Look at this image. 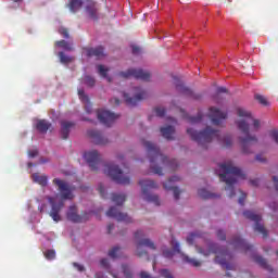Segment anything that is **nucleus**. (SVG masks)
<instances>
[{"mask_svg": "<svg viewBox=\"0 0 278 278\" xmlns=\"http://www.w3.org/2000/svg\"><path fill=\"white\" fill-rule=\"evenodd\" d=\"M237 116H239V121H237V127L244 134L245 137H240L239 142L241 146V151L244 155H249L253 153L251 151V147L253 144H257V137L255 135H251V125L252 131H260V127H262V123L260 119L253 118L251 112L247 111V109L238 108L237 109Z\"/></svg>", "mask_w": 278, "mask_h": 278, "instance_id": "f257e3e1", "label": "nucleus"}, {"mask_svg": "<svg viewBox=\"0 0 278 278\" xmlns=\"http://www.w3.org/2000/svg\"><path fill=\"white\" fill-rule=\"evenodd\" d=\"M141 144L148 151L150 168L152 173H154V175H159L160 177H162V175H164V173H162L163 168L167 169L169 173L179 168V163H177V160H168L167 156H164V154H162L160 148H157L155 143L142 139Z\"/></svg>", "mask_w": 278, "mask_h": 278, "instance_id": "f03ea898", "label": "nucleus"}, {"mask_svg": "<svg viewBox=\"0 0 278 278\" xmlns=\"http://www.w3.org/2000/svg\"><path fill=\"white\" fill-rule=\"evenodd\" d=\"M187 134L190 136L191 140L197 142L200 147H202V149H207V144H210V142H214V140H216V142H220L225 149H229V147L233 144V139H231V136L226 135L222 137L220 131L210 126H206V129L202 131L188 128Z\"/></svg>", "mask_w": 278, "mask_h": 278, "instance_id": "7ed1b4c3", "label": "nucleus"}, {"mask_svg": "<svg viewBox=\"0 0 278 278\" xmlns=\"http://www.w3.org/2000/svg\"><path fill=\"white\" fill-rule=\"evenodd\" d=\"M53 185L56 186L62 200L56 203L55 198L48 197V201L51 205L50 216L54 220V223H60V220H62L60 212H62V207H64V201H73V199L75 198V195H73L74 188L73 186L68 185V182L60 178H54Z\"/></svg>", "mask_w": 278, "mask_h": 278, "instance_id": "20e7f679", "label": "nucleus"}, {"mask_svg": "<svg viewBox=\"0 0 278 278\" xmlns=\"http://www.w3.org/2000/svg\"><path fill=\"white\" fill-rule=\"evenodd\" d=\"M222 173L218 174L220 181L226 184L225 190H229V198L236 197V190L233 186L238 184V179H247V175L242 173V169L233 166V163L227 162L219 165Z\"/></svg>", "mask_w": 278, "mask_h": 278, "instance_id": "39448f33", "label": "nucleus"}, {"mask_svg": "<svg viewBox=\"0 0 278 278\" xmlns=\"http://www.w3.org/2000/svg\"><path fill=\"white\" fill-rule=\"evenodd\" d=\"M195 249L198 253L204 255L205 257L214 253L216 255L215 263L219 264V266H222V268H225L226 270H233V268H236L233 264L227 262L230 257L229 251L218 248V245H216L215 243H208L207 250L199 248V245H195Z\"/></svg>", "mask_w": 278, "mask_h": 278, "instance_id": "423d86ee", "label": "nucleus"}, {"mask_svg": "<svg viewBox=\"0 0 278 278\" xmlns=\"http://www.w3.org/2000/svg\"><path fill=\"white\" fill-rule=\"evenodd\" d=\"M104 175L111 177L115 184H121L122 186H129L131 184V178L129 175V167L124 165V168L121 169L118 165L114 163H108L104 165Z\"/></svg>", "mask_w": 278, "mask_h": 278, "instance_id": "0eeeda50", "label": "nucleus"}, {"mask_svg": "<svg viewBox=\"0 0 278 278\" xmlns=\"http://www.w3.org/2000/svg\"><path fill=\"white\" fill-rule=\"evenodd\" d=\"M135 240H137L136 247L138 257H144V255L146 257H149V252H147V250H142V247H147L148 249H151V251H155V249H157V247H155V242L149 238H144V231L142 230H137L135 232Z\"/></svg>", "mask_w": 278, "mask_h": 278, "instance_id": "6e6552de", "label": "nucleus"}, {"mask_svg": "<svg viewBox=\"0 0 278 278\" xmlns=\"http://www.w3.org/2000/svg\"><path fill=\"white\" fill-rule=\"evenodd\" d=\"M139 186H141L144 201H148V203H154V205H160V197L149 192V190L157 189V184L155 181L142 179L139 181Z\"/></svg>", "mask_w": 278, "mask_h": 278, "instance_id": "1a4fd4ad", "label": "nucleus"}, {"mask_svg": "<svg viewBox=\"0 0 278 278\" xmlns=\"http://www.w3.org/2000/svg\"><path fill=\"white\" fill-rule=\"evenodd\" d=\"M243 216L248 218V220H252L255 223L254 225V231L257 233H262L263 238H268V230H266V227L262 225V215H257L252 211H244Z\"/></svg>", "mask_w": 278, "mask_h": 278, "instance_id": "9d476101", "label": "nucleus"}, {"mask_svg": "<svg viewBox=\"0 0 278 278\" xmlns=\"http://www.w3.org/2000/svg\"><path fill=\"white\" fill-rule=\"evenodd\" d=\"M173 79H174V86L177 92H179V94H182L184 97H188L189 99H193V101H199L200 99H202L203 96L201 93H194L192 89L184 85L181 79H179L176 76H174Z\"/></svg>", "mask_w": 278, "mask_h": 278, "instance_id": "9b49d317", "label": "nucleus"}, {"mask_svg": "<svg viewBox=\"0 0 278 278\" xmlns=\"http://www.w3.org/2000/svg\"><path fill=\"white\" fill-rule=\"evenodd\" d=\"M118 77H123L124 79L135 77V79H141V81H149L151 79V73L140 68H129L126 72H119Z\"/></svg>", "mask_w": 278, "mask_h": 278, "instance_id": "f8f14e48", "label": "nucleus"}, {"mask_svg": "<svg viewBox=\"0 0 278 278\" xmlns=\"http://www.w3.org/2000/svg\"><path fill=\"white\" fill-rule=\"evenodd\" d=\"M135 94L132 98L129 97V94L124 93V99L126 101V104L129 105V108H136L140 101H143V99H147V91L142 90L140 87H135Z\"/></svg>", "mask_w": 278, "mask_h": 278, "instance_id": "ddd939ff", "label": "nucleus"}, {"mask_svg": "<svg viewBox=\"0 0 278 278\" xmlns=\"http://www.w3.org/2000/svg\"><path fill=\"white\" fill-rule=\"evenodd\" d=\"M97 117L100 121V123H102V125H104L105 127H112V125H114V121L118 118V115L110 111L98 110Z\"/></svg>", "mask_w": 278, "mask_h": 278, "instance_id": "4468645a", "label": "nucleus"}, {"mask_svg": "<svg viewBox=\"0 0 278 278\" xmlns=\"http://www.w3.org/2000/svg\"><path fill=\"white\" fill-rule=\"evenodd\" d=\"M67 220L71 223H86L90 218V213H85L83 215L77 214V206L71 205L67 213Z\"/></svg>", "mask_w": 278, "mask_h": 278, "instance_id": "2eb2a0df", "label": "nucleus"}, {"mask_svg": "<svg viewBox=\"0 0 278 278\" xmlns=\"http://www.w3.org/2000/svg\"><path fill=\"white\" fill-rule=\"evenodd\" d=\"M208 118L213 125H220L223 121H227V112H223L218 108L211 106L208 109Z\"/></svg>", "mask_w": 278, "mask_h": 278, "instance_id": "dca6fc26", "label": "nucleus"}, {"mask_svg": "<svg viewBox=\"0 0 278 278\" xmlns=\"http://www.w3.org/2000/svg\"><path fill=\"white\" fill-rule=\"evenodd\" d=\"M106 216H109V218H116L118 223H131V217L121 212L116 206L110 207L106 212Z\"/></svg>", "mask_w": 278, "mask_h": 278, "instance_id": "f3484780", "label": "nucleus"}, {"mask_svg": "<svg viewBox=\"0 0 278 278\" xmlns=\"http://www.w3.org/2000/svg\"><path fill=\"white\" fill-rule=\"evenodd\" d=\"M84 157L86 162L89 164L91 170H98L99 168V162H101V155L98 151H89L85 152Z\"/></svg>", "mask_w": 278, "mask_h": 278, "instance_id": "a211bd4d", "label": "nucleus"}, {"mask_svg": "<svg viewBox=\"0 0 278 278\" xmlns=\"http://www.w3.org/2000/svg\"><path fill=\"white\" fill-rule=\"evenodd\" d=\"M176 181H181V178L179 176H174L169 178L168 181L164 182L163 187L165 190H172L174 192V199L176 201H179V195L181 194V190H179L178 187H175L174 184H176Z\"/></svg>", "mask_w": 278, "mask_h": 278, "instance_id": "6ab92c4d", "label": "nucleus"}, {"mask_svg": "<svg viewBox=\"0 0 278 278\" xmlns=\"http://www.w3.org/2000/svg\"><path fill=\"white\" fill-rule=\"evenodd\" d=\"M86 15L91 21H99V4L94 1H89L85 8Z\"/></svg>", "mask_w": 278, "mask_h": 278, "instance_id": "aec40b11", "label": "nucleus"}, {"mask_svg": "<svg viewBox=\"0 0 278 278\" xmlns=\"http://www.w3.org/2000/svg\"><path fill=\"white\" fill-rule=\"evenodd\" d=\"M87 135H88V138L91 139L93 144H108V142H110V140L103 137V135L99 130L90 129L87 131Z\"/></svg>", "mask_w": 278, "mask_h": 278, "instance_id": "412c9836", "label": "nucleus"}, {"mask_svg": "<svg viewBox=\"0 0 278 278\" xmlns=\"http://www.w3.org/2000/svg\"><path fill=\"white\" fill-rule=\"evenodd\" d=\"M230 244L235 248L241 251L242 253H247V251H251L253 249V245L247 243L242 238L240 237H235Z\"/></svg>", "mask_w": 278, "mask_h": 278, "instance_id": "4be33fe9", "label": "nucleus"}, {"mask_svg": "<svg viewBox=\"0 0 278 278\" xmlns=\"http://www.w3.org/2000/svg\"><path fill=\"white\" fill-rule=\"evenodd\" d=\"M87 56L97 58V60H101V58H105V49L102 46H98L96 48H88Z\"/></svg>", "mask_w": 278, "mask_h": 278, "instance_id": "5701e85b", "label": "nucleus"}, {"mask_svg": "<svg viewBox=\"0 0 278 278\" xmlns=\"http://www.w3.org/2000/svg\"><path fill=\"white\" fill-rule=\"evenodd\" d=\"M73 127H75V122H66V121L61 122V138L63 140L68 139L71 129H73Z\"/></svg>", "mask_w": 278, "mask_h": 278, "instance_id": "b1692460", "label": "nucleus"}, {"mask_svg": "<svg viewBox=\"0 0 278 278\" xmlns=\"http://www.w3.org/2000/svg\"><path fill=\"white\" fill-rule=\"evenodd\" d=\"M78 97L80 101L85 103V110L87 114H90L92 112V104L90 103V98H88L84 89L78 90Z\"/></svg>", "mask_w": 278, "mask_h": 278, "instance_id": "393cba45", "label": "nucleus"}, {"mask_svg": "<svg viewBox=\"0 0 278 278\" xmlns=\"http://www.w3.org/2000/svg\"><path fill=\"white\" fill-rule=\"evenodd\" d=\"M163 138H165V140H175V127L173 126H165V127H161L160 129Z\"/></svg>", "mask_w": 278, "mask_h": 278, "instance_id": "a878e982", "label": "nucleus"}, {"mask_svg": "<svg viewBox=\"0 0 278 278\" xmlns=\"http://www.w3.org/2000/svg\"><path fill=\"white\" fill-rule=\"evenodd\" d=\"M172 245H173L174 250L166 249V250L163 251V255L165 257H167L168 260H170V257H173V255H175V252L176 253H181V250L179 249V242L173 241Z\"/></svg>", "mask_w": 278, "mask_h": 278, "instance_id": "bb28decb", "label": "nucleus"}, {"mask_svg": "<svg viewBox=\"0 0 278 278\" xmlns=\"http://www.w3.org/2000/svg\"><path fill=\"white\" fill-rule=\"evenodd\" d=\"M36 127L40 134H47L51 129V123L47 122V119H40L37 122Z\"/></svg>", "mask_w": 278, "mask_h": 278, "instance_id": "cd10ccee", "label": "nucleus"}, {"mask_svg": "<svg viewBox=\"0 0 278 278\" xmlns=\"http://www.w3.org/2000/svg\"><path fill=\"white\" fill-rule=\"evenodd\" d=\"M83 5H84V0H71L68 8L71 12L75 13V12H78V10H81Z\"/></svg>", "mask_w": 278, "mask_h": 278, "instance_id": "c85d7f7f", "label": "nucleus"}, {"mask_svg": "<svg viewBox=\"0 0 278 278\" xmlns=\"http://www.w3.org/2000/svg\"><path fill=\"white\" fill-rule=\"evenodd\" d=\"M112 201L113 203H116L117 206H121L123 203H125V201H127V195L123 193H113Z\"/></svg>", "mask_w": 278, "mask_h": 278, "instance_id": "c756f323", "label": "nucleus"}, {"mask_svg": "<svg viewBox=\"0 0 278 278\" xmlns=\"http://www.w3.org/2000/svg\"><path fill=\"white\" fill-rule=\"evenodd\" d=\"M33 180L35 181V184H39V186H42L45 188V186H47V181L48 178L46 175H40V174H33Z\"/></svg>", "mask_w": 278, "mask_h": 278, "instance_id": "7c9ffc66", "label": "nucleus"}, {"mask_svg": "<svg viewBox=\"0 0 278 278\" xmlns=\"http://www.w3.org/2000/svg\"><path fill=\"white\" fill-rule=\"evenodd\" d=\"M182 260L184 262H186L187 264H190V266H193L194 268H199V266H201V261L197 260V258H191L190 256L182 254Z\"/></svg>", "mask_w": 278, "mask_h": 278, "instance_id": "2f4dec72", "label": "nucleus"}, {"mask_svg": "<svg viewBox=\"0 0 278 278\" xmlns=\"http://www.w3.org/2000/svg\"><path fill=\"white\" fill-rule=\"evenodd\" d=\"M254 262H255L256 264H260L261 267H262V268H265L266 270H273V269L269 267L268 263L265 261V258L262 257L261 255H255V256H254Z\"/></svg>", "mask_w": 278, "mask_h": 278, "instance_id": "473e14b6", "label": "nucleus"}, {"mask_svg": "<svg viewBox=\"0 0 278 278\" xmlns=\"http://www.w3.org/2000/svg\"><path fill=\"white\" fill-rule=\"evenodd\" d=\"M198 194L201 199H216V197H218L205 189H199Z\"/></svg>", "mask_w": 278, "mask_h": 278, "instance_id": "72a5a7b5", "label": "nucleus"}, {"mask_svg": "<svg viewBox=\"0 0 278 278\" xmlns=\"http://www.w3.org/2000/svg\"><path fill=\"white\" fill-rule=\"evenodd\" d=\"M56 47L64 49L65 51H73V46L68 43L66 40H60L55 42Z\"/></svg>", "mask_w": 278, "mask_h": 278, "instance_id": "f704fd0d", "label": "nucleus"}, {"mask_svg": "<svg viewBox=\"0 0 278 278\" xmlns=\"http://www.w3.org/2000/svg\"><path fill=\"white\" fill-rule=\"evenodd\" d=\"M60 62L62 64H71L75 58L66 55L64 52H59Z\"/></svg>", "mask_w": 278, "mask_h": 278, "instance_id": "c9c22d12", "label": "nucleus"}, {"mask_svg": "<svg viewBox=\"0 0 278 278\" xmlns=\"http://www.w3.org/2000/svg\"><path fill=\"white\" fill-rule=\"evenodd\" d=\"M108 68H105V66L103 65H98V73L100 76H102L104 79H108V81H112L111 77H108Z\"/></svg>", "mask_w": 278, "mask_h": 278, "instance_id": "e433bc0d", "label": "nucleus"}, {"mask_svg": "<svg viewBox=\"0 0 278 278\" xmlns=\"http://www.w3.org/2000/svg\"><path fill=\"white\" fill-rule=\"evenodd\" d=\"M83 81L89 88L94 87V84H97V80H94V77L88 76V75L83 78Z\"/></svg>", "mask_w": 278, "mask_h": 278, "instance_id": "4c0bfd02", "label": "nucleus"}, {"mask_svg": "<svg viewBox=\"0 0 278 278\" xmlns=\"http://www.w3.org/2000/svg\"><path fill=\"white\" fill-rule=\"evenodd\" d=\"M118 253H121V247H114L111 251H109V257L116 260V257H118Z\"/></svg>", "mask_w": 278, "mask_h": 278, "instance_id": "58836bf2", "label": "nucleus"}, {"mask_svg": "<svg viewBox=\"0 0 278 278\" xmlns=\"http://www.w3.org/2000/svg\"><path fill=\"white\" fill-rule=\"evenodd\" d=\"M254 99H256V100L261 103V105H264V106L269 105V102H268V100L266 99V97H264V96H262V94H255V96H254Z\"/></svg>", "mask_w": 278, "mask_h": 278, "instance_id": "ea45409f", "label": "nucleus"}, {"mask_svg": "<svg viewBox=\"0 0 278 278\" xmlns=\"http://www.w3.org/2000/svg\"><path fill=\"white\" fill-rule=\"evenodd\" d=\"M197 238H199V233L197 232H191L188 237H187V242L190 247H192V244H194V240H197Z\"/></svg>", "mask_w": 278, "mask_h": 278, "instance_id": "a19ab883", "label": "nucleus"}, {"mask_svg": "<svg viewBox=\"0 0 278 278\" xmlns=\"http://www.w3.org/2000/svg\"><path fill=\"white\" fill-rule=\"evenodd\" d=\"M201 121H203V114L202 113H198L197 117H189V123H191V125H194L197 123H201Z\"/></svg>", "mask_w": 278, "mask_h": 278, "instance_id": "79ce46f5", "label": "nucleus"}, {"mask_svg": "<svg viewBox=\"0 0 278 278\" xmlns=\"http://www.w3.org/2000/svg\"><path fill=\"white\" fill-rule=\"evenodd\" d=\"M154 113L156 114V116H159L160 118L164 117V115L166 114V109L162 108V106H156L154 109Z\"/></svg>", "mask_w": 278, "mask_h": 278, "instance_id": "37998d69", "label": "nucleus"}, {"mask_svg": "<svg viewBox=\"0 0 278 278\" xmlns=\"http://www.w3.org/2000/svg\"><path fill=\"white\" fill-rule=\"evenodd\" d=\"M269 137L271 138L275 144H278V129H273L269 131Z\"/></svg>", "mask_w": 278, "mask_h": 278, "instance_id": "c03bdc74", "label": "nucleus"}, {"mask_svg": "<svg viewBox=\"0 0 278 278\" xmlns=\"http://www.w3.org/2000/svg\"><path fill=\"white\" fill-rule=\"evenodd\" d=\"M46 260H53L55 257V250H47L43 253Z\"/></svg>", "mask_w": 278, "mask_h": 278, "instance_id": "a18cd8bd", "label": "nucleus"}, {"mask_svg": "<svg viewBox=\"0 0 278 278\" xmlns=\"http://www.w3.org/2000/svg\"><path fill=\"white\" fill-rule=\"evenodd\" d=\"M122 270H123L124 276H125L126 278H132V277H131V270H129V266H127V265H122Z\"/></svg>", "mask_w": 278, "mask_h": 278, "instance_id": "49530a36", "label": "nucleus"}, {"mask_svg": "<svg viewBox=\"0 0 278 278\" xmlns=\"http://www.w3.org/2000/svg\"><path fill=\"white\" fill-rule=\"evenodd\" d=\"M255 160H256V162H260L261 164H266L268 162L266 156H264L262 153L256 154Z\"/></svg>", "mask_w": 278, "mask_h": 278, "instance_id": "de8ad7c7", "label": "nucleus"}, {"mask_svg": "<svg viewBox=\"0 0 278 278\" xmlns=\"http://www.w3.org/2000/svg\"><path fill=\"white\" fill-rule=\"evenodd\" d=\"M160 273H161V277H164V278H174V277H173V274H172L170 270H168V269H162Z\"/></svg>", "mask_w": 278, "mask_h": 278, "instance_id": "09e8293b", "label": "nucleus"}, {"mask_svg": "<svg viewBox=\"0 0 278 278\" xmlns=\"http://www.w3.org/2000/svg\"><path fill=\"white\" fill-rule=\"evenodd\" d=\"M217 238L223 241L227 240V235L225 233V230H217Z\"/></svg>", "mask_w": 278, "mask_h": 278, "instance_id": "8fccbe9b", "label": "nucleus"}, {"mask_svg": "<svg viewBox=\"0 0 278 278\" xmlns=\"http://www.w3.org/2000/svg\"><path fill=\"white\" fill-rule=\"evenodd\" d=\"M100 266H102V268H105L108 270V268H110V263L108 262V258H102L100 261Z\"/></svg>", "mask_w": 278, "mask_h": 278, "instance_id": "3c124183", "label": "nucleus"}, {"mask_svg": "<svg viewBox=\"0 0 278 278\" xmlns=\"http://www.w3.org/2000/svg\"><path fill=\"white\" fill-rule=\"evenodd\" d=\"M59 33L61 34V36H63V38H70L68 36V29L66 28H60Z\"/></svg>", "mask_w": 278, "mask_h": 278, "instance_id": "603ef678", "label": "nucleus"}, {"mask_svg": "<svg viewBox=\"0 0 278 278\" xmlns=\"http://www.w3.org/2000/svg\"><path fill=\"white\" fill-rule=\"evenodd\" d=\"M244 201H247V193L241 192V197L238 200L239 205H244Z\"/></svg>", "mask_w": 278, "mask_h": 278, "instance_id": "864d4df0", "label": "nucleus"}, {"mask_svg": "<svg viewBox=\"0 0 278 278\" xmlns=\"http://www.w3.org/2000/svg\"><path fill=\"white\" fill-rule=\"evenodd\" d=\"M98 192H100L102 199H105V188L103 187V185H99Z\"/></svg>", "mask_w": 278, "mask_h": 278, "instance_id": "5fc2aeb1", "label": "nucleus"}, {"mask_svg": "<svg viewBox=\"0 0 278 278\" xmlns=\"http://www.w3.org/2000/svg\"><path fill=\"white\" fill-rule=\"evenodd\" d=\"M73 266H74L75 268H77V270H78L79 273H84V270H86V268L84 267V265H80L79 263H73Z\"/></svg>", "mask_w": 278, "mask_h": 278, "instance_id": "6e6d98bb", "label": "nucleus"}, {"mask_svg": "<svg viewBox=\"0 0 278 278\" xmlns=\"http://www.w3.org/2000/svg\"><path fill=\"white\" fill-rule=\"evenodd\" d=\"M227 92H229V90L226 87H218L217 88V94H227Z\"/></svg>", "mask_w": 278, "mask_h": 278, "instance_id": "4d7b16f0", "label": "nucleus"}, {"mask_svg": "<svg viewBox=\"0 0 278 278\" xmlns=\"http://www.w3.org/2000/svg\"><path fill=\"white\" fill-rule=\"evenodd\" d=\"M132 54L138 55L140 53V47L138 46H131Z\"/></svg>", "mask_w": 278, "mask_h": 278, "instance_id": "13d9d810", "label": "nucleus"}, {"mask_svg": "<svg viewBox=\"0 0 278 278\" xmlns=\"http://www.w3.org/2000/svg\"><path fill=\"white\" fill-rule=\"evenodd\" d=\"M250 184H251V186H254V188H257V186H260V179H252V180H250Z\"/></svg>", "mask_w": 278, "mask_h": 278, "instance_id": "bf43d9fd", "label": "nucleus"}, {"mask_svg": "<svg viewBox=\"0 0 278 278\" xmlns=\"http://www.w3.org/2000/svg\"><path fill=\"white\" fill-rule=\"evenodd\" d=\"M28 155L29 157H36V155H38V150H29Z\"/></svg>", "mask_w": 278, "mask_h": 278, "instance_id": "052dcab7", "label": "nucleus"}, {"mask_svg": "<svg viewBox=\"0 0 278 278\" xmlns=\"http://www.w3.org/2000/svg\"><path fill=\"white\" fill-rule=\"evenodd\" d=\"M111 103H115V105H121V100L118 98L111 99Z\"/></svg>", "mask_w": 278, "mask_h": 278, "instance_id": "680f3d73", "label": "nucleus"}, {"mask_svg": "<svg viewBox=\"0 0 278 278\" xmlns=\"http://www.w3.org/2000/svg\"><path fill=\"white\" fill-rule=\"evenodd\" d=\"M113 229H114V224H109L108 225V233H112Z\"/></svg>", "mask_w": 278, "mask_h": 278, "instance_id": "e2e57ef3", "label": "nucleus"}, {"mask_svg": "<svg viewBox=\"0 0 278 278\" xmlns=\"http://www.w3.org/2000/svg\"><path fill=\"white\" fill-rule=\"evenodd\" d=\"M113 278H118V275L111 273Z\"/></svg>", "mask_w": 278, "mask_h": 278, "instance_id": "0e129e2a", "label": "nucleus"}, {"mask_svg": "<svg viewBox=\"0 0 278 278\" xmlns=\"http://www.w3.org/2000/svg\"><path fill=\"white\" fill-rule=\"evenodd\" d=\"M14 1V3H21V1H23V0H13Z\"/></svg>", "mask_w": 278, "mask_h": 278, "instance_id": "69168bd1", "label": "nucleus"}, {"mask_svg": "<svg viewBox=\"0 0 278 278\" xmlns=\"http://www.w3.org/2000/svg\"><path fill=\"white\" fill-rule=\"evenodd\" d=\"M33 164L31 163H28V167L31 168Z\"/></svg>", "mask_w": 278, "mask_h": 278, "instance_id": "338daca9", "label": "nucleus"}, {"mask_svg": "<svg viewBox=\"0 0 278 278\" xmlns=\"http://www.w3.org/2000/svg\"><path fill=\"white\" fill-rule=\"evenodd\" d=\"M96 277H97V278H100V277H99V274H97Z\"/></svg>", "mask_w": 278, "mask_h": 278, "instance_id": "774afa93", "label": "nucleus"}]
</instances>
